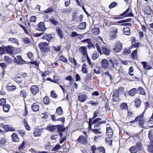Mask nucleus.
I'll use <instances>...</instances> for the list:
<instances>
[{
    "label": "nucleus",
    "instance_id": "f257e3e1",
    "mask_svg": "<svg viewBox=\"0 0 153 153\" xmlns=\"http://www.w3.org/2000/svg\"><path fill=\"white\" fill-rule=\"evenodd\" d=\"M102 118L97 117L93 120L92 123H88V128L95 134H101L102 132L100 128H97L101 124L106 123V121H101Z\"/></svg>",
    "mask_w": 153,
    "mask_h": 153
},
{
    "label": "nucleus",
    "instance_id": "f03ea898",
    "mask_svg": "<svg viewBox=\"0 0 153 153\" xmlns=\"http://www.w3.org/2000/svg\"><path fill=\"white\" fill-rule=\"evenodd\" d=\"M109 62L111 64H109L108 61L105 59H103L101 60V65L102 68L105 69L108 68L109 69L112 70L114 67V65H117L118 62L117 59L115 58H111L109 60Z\"/></svg>",
    "mask_w": 153,
    "mask_h": 153
},
{
    "label": "nucleus",
    "instance_id": "7ed1b4c3",
    "mask_svg": "<svg viewBox=\"0 0 153 153\" xmlns=\"http://www.w3.org/2000/svg\"><path fill=\"white\" fill-rule=\"evenodd\" d=\"M130 10V8L129 7L122 13L119 15L114 16L112 17V18L113 19L115 20L121 19H123L125 17L134 16V15L132 12H130L128 13Z\"/></svg>",
    "mask_w": 153,
    "mask_h": 153
},
{
    "label": "nucleus",
    "instance_id": "20e7f679",
    "mask_svg": "<svg viewBox=\"0 0 153 153\" xmlns=\"http://www.w3.org/2000/svg\"><path fill=\"white\" fill-rule=\"evenodd\" d=\"M144 111L141 114L136 117L134 120L129 122L130 123H134L138 122V125L141 127L144 128L145 124V120L144 119Z\"/></svg>",
    "mask_w": 153,
    "mask_h": 153
},
{
    "label": "nucleus",
    "instance_id": "39448f33",
    "mask_svg": "<svg viewBox=\"0 0 153 153\" xmlns=\"http://www.w3.org/2000/svg\"><path fill=\"white\" fill-rule=\"evenodd\" d=\"M95 46L98 52L100 54H104L106 56H109L110 54L111 53L110 50L109 49L107 48L106 46L102 47L101 48L102 51L100 46L98 43H96Z\"/></svg>",
    "mask_w": 153,
    "mask_h": 153
},
{
    "label": "nucleus",
    "instance_id": "423d86ee",
    "mask_svg": "<svg viewBox=\"0 0 153 153\" xmlns=\"http://www.w3.org/2000/svg\"><path fill=\"white\" fill-rule=\"evenodd\" d=\"M41 51L42 52L47 53L50 51V47L49 45V42L40 43L38 45Z\"/></svg>",
    "mask_w": 153,
    "mask_h": 153
},
{
    "label": "nucleus",
    "instance_id": "0eeeda50",
    "mask_svg": "<svg viewBox=\"0 0 153 153\" xmlns=\"http://www.w3.org/2000/svg\"><path fill=\"white\" fill-rule=\"evenodd\" d=\"M92 153H102L105 152V149L103 146H100L96 148L95 145H94L91 146Z\"/></svg>",
    "mask_w": 153,
    "mask_h": 153
},
{
    "label": "nucleus",
    "instance_id": "6e6552de",
    "mask_svg": "<svg viewBox=\"0 0 153 153\" xmlns=\"http://www.w3.org/2000/svg\"><path fill=\"white\" fill-rule=\"evenodd\" d=\"M17 57L18 59L14 57V62L18 65H22L28 62L23 59L21 56H17Z\"/></svg>",
    "mask_w": 153,
    "mask_h": 153
},
{
    "label": "nucleus",
    "instance_id": "1a4fd4ad",
    "mask_svg": "<svg viewBox=\"0 0 153 153\" xmlns=\"http://www.w3.org/2000/svg\"><path fill=\"white\" fill-rule=\"evenodd\" d=\"M123 49V44L120 41L117 42L113 50L116 52H119Z\"/></svg>",
    "mask_w": 153,
    "mask_h": 153
},
{
    "label": "nucleus",
    "instance_id": "9d476101",
    "mask_svg": "<svg viewBox=\"0 0 153 153\" xmlns=\"http://www.w3.org/2000/svg\"><path fill=\"white\" fill-rule=\"evenodd\" d=\"M77 141L83 145L86 144L88 143L87 139L83 135H81L77 140Z\"/></svg>",
    "mask_w": 153,
    "mask_h": 153
},
{
    "label": "nucleus",
    "instance_id": "9b49d317",
    "mask_svg": "<svg viewBox=\"0 0 153 153\" xmlns=\"http://www.w3.org/2000/svg\"><path fill=\"white\" fill-rule=\"evenodd\" d=\"M79 51L82 56L86 58V56H88L87 49L86 46H83L81 47L79 49Z\"/></svg>",
    "mask_w": 153,
    "mask_h": 153
},
{
    "label": "nucleus",
    "instance_id": "f8f14e48",
    "mask_svg": "<svg viewBox=\"0 0 153 153\" xmlns=\"http://www.w3.org/2000/svg\"><path fill=\"white\" fill-rule=\"evenodd\" d=\"M30 90L32 94L34 95H36L39 91V88L36 85L31 86L30 88Z\"/></svg>",
    "mask_w": 153,
    "mask_h": 153
},
{
    "label": "nucleus",
    "instance_id": "ddd939ff",
    "mask_svg": "<svg viewBox=\"0 0 153 153\" xmlns=\"http://www.w3.org/2000/svg\"><path fill=\"white\" fill-rule=\"evenodd\" d=\"M119 93L117 90L113 91L112 95V100L114 102L118 101L119 100Z\"/></svg>",
    "mask_w": 153,
    "mask_h": 153
},
{
    "label": "nucleus",
    "instance_id": "4468645a",
    "mask_svg": "<svg viewBox=\"0 0 153 153\" xmlns=\"http://www.w3.org/2000/svg\"><path fill=\"white\" fill-rule=\"evenodd\" d=\"M14 48L11 46L5 47V52L10 54H13L14 53Z\"/></svg>",
    "mask_w": 153,
    "mask_h": 153
},
{
    "label": "nucleus",
    "instance_id": "2eb2a0df",
    "mask_svg": "<svg viewBox=\"0 0 153 153\" xmlns=\"http://www.w3.org/2000/svg\"><path fill=\"white\" fill-rule=\"evenodd\" d=\"M57 126L49 125L45 128L46 130L51 132L54 131L56 129H57Z\"/></svg>",
    "mask_w": 153,
    "mask_h": 153
},
{
    "label": "nucleus",
    "instance_id": "dca6fc26",
    "mask_svg": "<svg viewBox=\"0 0 153 153\" xmlns=\"http://www.w3.org/2000/svg\"><path fill=\"white\" fill-rule=\"evenodd\" d=\"M54 35L53 34L52 35L50 34L45 33L43 36L42 39H45L49 42V41L53 38L54 37Z\"/></svg>",
    "mask_w": 153,
    "mask_h": 153
},
{
    "label": "nucleus",
    "instance_id": "f3484780",
    "mask_svg": "<svg viewBox=\"0 0 153 153\" xmlns=\"http://www.w3.org/2000/svg\"><path fill=\"white\" fill-rule=\"evenodd\" d=\"M137 52L138 50L137 49H136L132 51L131 54V56L132 59L135 60L137 59Z\"/></svg>",
    "mask_w": 153,
    "mask_h": 153
},
{
    "label": "nucleus",
    "instance_id": "a211bd4d",
    "mask_svg": "<svg viewBox=\"0 0 153 153\" xmlns=\"http://www.w3.org/2000/svg\"><path fill=\"white\" fill-rule=\"evenodd\" d=\"M4 130L6 131H15V128L11 125H5L3 127Z\"/></svg>",
    "mask_w": 153,
    "mask_h": 153
},
{
    "label": "nucleus",
    "instance_id": "6ab92c4d",
    "mask_svg": "<svg viewBox=\"0 0 153 153\" xmlns=\"http://www.w3.org/2000/svg\"><path fill=\"white\" fill-rule=\"evenodd\" d=\"M138 90L136 88H133L131 89L128 92V94L131 97L134 96L138 93Z\"/></svg>",
    "mask_w": 153,
    "mask_h": 153
},
{
    "label": "nucleus",
    "instance_id": "aec40b11",
    "mask_svg": "<svg viewBox=\"0 0 153 153\" xmlns=\"http://www.w3.org/2000/svg\"><path fill=\"white\" fill-rule=\"evenodd\" d=\"M87 95L85 94H84L82 95H80L78 96V99L79 100L82 102H84L87 100Z\"/></svg>",
    "mask_w": 153,
    "mask_h": 153
},
{
    "label": "nucleus",
    "instance_id": "412c9836",
    "mask_svg": "<svg viewBox=\"0 0 153 153\" xmlns=\"http://www.w3.org/2000/svg\"><path fill=\"white\" fill-rule=\"evenodd\" d=\"M141 64L143 65L144 69L147 70H149L152 69V67L149 65H147L146 62L144 61L141 62Z\"/></svg>",
    "mask_w": 153,
    "mask_h": 153
},
{
    "label": "nucleus",
    "instance_id": "4be33fe9",
    "mask_svg": "<svg viewBox=\"0 0 153 153\" xmlns=\"http://www.w3.org/2000/svg\"><path fill=\"white\" fill-rule=\"evenodd\" d=\"M99 113V111H96L94 112L93 116L92 118H89V122L88 123H92V120L94 119V120L95 119L96 117L98 116V115Z\"/></svg>",
    "mask_w": 153,
    "mask_h": 153
},
{
    "label": "nucleus",
    "instance_id": "5701e85b",
    "mask_svg": "<svg viewBox=\"0 0 153 153\" xmlns=\"http://www.w3.org/2000/svg\"><path fill=\"white\" fill-rule=\"evenodd\" d=\"M123 32L124 34L129 36L131 34L130 28L129 27H126L123 29Z\"/></svg>",
    "mask_w": 153,
    "mask_h": 153
},
{
    "label": "nucleus",
    "instance_id": "b1692460",
    "mask_svg": "<svg viewBox=\"0 0 153 153\" xmlns=\"http://www.w3.org/2000/svg\"><path fill=\"white\" fill-rule=\"evenodd\" d=\"M31 108L33 111H37L39 110V105L37 103H34L32 105Z\"/></svg>",
    "mask_w": 153,
    "mask_h": 153
},
{
    "label": "nucleus",
    "instance_id": "393cba45",
    "mask_svg": "<svg viewBox=\"0 0 153 153\" xmlns=\"http://www.w3.org/2000/svg\"><path fill=\"white\" fill-rule=\"evenodd\" d=\"M113 134V131L111 127H109L106 128V134L107 135L112 136Z\"/></svg>",
    "mask_w": 153,
    "mask_h": 153
},
{
    "label": "nucleus",
    "instance_id": "a878e982",
    "mask_svg": "<svg viewBox=\"0 0 153 153\" xmlns=\"http://www.w3.org/2000/svg\"><path fill=\"white\" fill-rule=\"evenodd\" d=\"M136 145L134 146L136 147L137 149L140 151L142 150L143 145L141 142L140 141L136 142Z\"/></svg>",
    "mask_w": 153,
    "mask_h": 153
},
{
    "label": "nucleus",
    "instance_id": "bb28decb",
    "mask_svg": "<svg viewBox=\"0 0 153 153\" xmlns=\"http://www.w3.org/2000/svg\"><path fill=\"white\" fill-rule=\"evenodd\" d=\"M141 101L140 99L137 98L134 100V106L136 108H139L141 105Z\"/></svg>",
    "mask_w": 153,
    "mask_h": 153
},
{
    "label": "nucleus",
    "instance_id": "cd10ccee",
    "mask_svg": "<svg viewBox=\"0 0 153 153\" xmlns=\"http://www.w3.org/2000/svg\"><path fill=\"white\" fill-rule=\"evenodd\" d=\"M86 23L85 22H82L77 26V28L79 29H85L86 27Z\"/></svg>",
    "mask_w": 153,
    "mask_h": 153
},
{
    "label": "nucleus",
    "instance_id": "c85d7f7f",
    "mask_svg": "<svg viewBox=\"0 0 153 153\" xmlns=\"http://www.w3.org/2000/svg\"><path fill=\"white\" fill-rule=\"evenodd\" d=\"M138 90V92L139 94H142L143 95H146L145 91L142 87H139L137 89Z\"/></svg>",
    "mask_w": 153,
    "mask_h": 153
},
{
    "label": "nucleus",
    "instance_id": "c756f323",
    "mask_svg": "<svg viewBox=\"0 0 153 153\" xmlns=\"http://www.w3.org/2000/svg\"><path fill=\"white\" fill-rule=\"evenodd\" d=\"M129 151L131 153H137L139 151L135 146L131 147L129 149Z\"/></svg>",
    "mask_w": 153,
    "mask_h": 153
},
{
    "label": "nucleus",
    "instance_id": "7c9ffc66",
    "mask_svg": "<svg viewBox=\"0 0 153 153\" xmlns=\"http://www.w3.org/2000/svg\"><path fill=\"white\" fill-rule=\"evenodd\" d=\"M120 107L121 110L128 109L127 104L126 102H123L120 105Z\"/></svg>",
    "mask_w": 153,
    "mask_h": 153
},
{
    "label": "nucleus",
    "instance_id": "2f4dec72",
    "mask_svg": "<svg viewBox=\"0 0 153 153\" xmlns=\"http://www.w3.org/2000/svg\"><path fill=\"white\" fill-rule=\"evenodd\" d=\"M12 137L13 140L15 142H18L19 141V139L17 134L16 133H13L12 135Z\"/></svg>",
    "mask_w": 153,
    "mask_h": 153
},
{
    "label": "nucleus",
    "instance_id": "473e14b6",
    "mask_svg": "<svg viewBox=\"0 0 153 153\" xmlns=\"http://www.w3.org/2000/svg\"><path fill=\"white\" fill-rule=\"evenodd\" d=\"M9 42L12 43H15L19 45V41L18 40L15 38H10L8 39Z\"/></svg>",
    "mask_w": 153,
    "mask_h": 153
},
{
    "label": "nucleus",
    "instance_id": "72a5a7b5",
    "mask_svg": "<svg viewBox=\"0 0 153 153\" xmlns=\"http://www.w3.org/2000/svg\"><path fill=\"white\" fill-rule=\"evenodd\" d=\"M56 31L59 36L61 38H62L63 37V35L61 29L59 27H57L56 29Z\"/></svg>",
    "mask_w": 153,
    "mask_h": 153
},
{
    "label": "nucleus",
    "instance_id": "f704fd0d",
    "mask_svg": "<svg viewBox=\"0 0 153 153\" xmlns=\"http://www.w3.org/2000/svg\"><path fill=\"white\" fill-rule=\"evenodd\" d=\"M99 56V54L96 51H95L92 54L91 58L93 60H95L97 59Z\"/></svg>",
    "mask_w": 153,
    "mask_h": 153
},
{
    "label": "nucleus",
    "instance_id": "c9c22d12",
    "mask_svg": "<svg viewBox=\"0 0 153 153\" xmlns=\"http://www.w3.org/2000/svg\"><path fill=\"white\" fill-rule=\"evenodd\" d=\"M131 49H130V47L129 49L127 48H125L123 51V54L125 55H128L131 52Z\"/></svg>",
    "mask_w": 153,
    "mask_h": 153
},
{
    "label": "nucleus",
    "instance_id": "e433bc0d",
    "mask_svg": "<svg viewBox=\"0 0 153 153\" xmlns=\"http://www.w3.org/2000/svg\"><path fill=\"white\" fill-rule=\"evenodd\" d=\"M69 61L71 63H73L75 66H77V62L76 59L74 58L69 57L68 58Z\"/></svg>",
    "mask_w": 153,
    "mask_h": 153
},
{
    "label": "nucleus",
    "instance_id": "4c0bfd02",
    "mask_svg": "<svg viewBox=\"0 0 153 153\" xmlns=\"http://www.w3.org/2000/svg\"><path fill=\"white\" fill-rule=\"evenodd\" d=\"M82 72L84 74H86L88 72L87 66L86 64L85 63H84L82 65Z\"/></svg>",
    "mask_w": 153,
    "mask_h": 153
},
{
    "label": "nucleus",
    "instance_id": "58836bf2",
    "mask_svg": "<svg viewBox=\"0 0 153 153\" xmlns=\"http://www.w3.org/2000/svg\"><path fill=\"white\" fill-rule=\"evenodd\" d=\"M10 108V106L7 104L5 105L3 107V110L5 112H7L9 111Z\"/></svg>",
    "mask_w": 153,
    "mask_h": 153
},
{
    "label": "nucleus",
    "instance_id": "ea45409f",
    "mask_svg": "<svg viewBox=\"0 0 153 153\" xmlns=\"http://www.w3.org/2000/svg\"><path fill=\"white\" fill-rule=\"evenodd\" d=\"M63 110L62 108L61 107H59L57 108L56 112V113L58 115H62L63 114Z\"/></svg>",
    "mask_w": 153,
    "mask_h": 153
},
{
    "label": "nucleus",
    "instance_id": "a19ab883",
    "mask_svg": "<svg viewBox=\"0 0 153 153\" xmlns=\"http://www.w3.org/2000/svg\"><path fill=\"white\" fill-rule=\"evenodd\" d=\"M140 43L139 42L134 43L131 45L130 47V49H131L132 48H137L140 45Z\"/></svg>",
    "mask_w": 153,
    "mask_h": 153
},
{
    "label": "nucleus",
    "instance_id": "79ce46f5",
    "mask_svg": "<svg viewBox=\"0 0 153 153\" xmlns=\"http://www.w3.org/2000/svg\"><path fill=\"white\" fill-rule=\"evenodd\" d=\"M152 130L151 129L149 131L148 133V137L150 140V143L153 141V134L152 132Z\"/></svg>",
    "mask_w": 153,
    "mask_h": 153
},
{
    "label": "nucleus",
    "instance_id": "37998d69",
    "mask_svg": "<svg viewBox=\"0 0 153 153\" xmlns=\"http://www.w3.org/2000/svg\"><path fill=\"white\" fill-rule=\"evenodd\" d=\"M4 59L5 61L8 63H11L12 62V59L10 57L5 56L4 57Z\"/></svg>",
    "mask_w": 153,
    "mask_h": 153
},
{
    "label": "nucleus",
    "instance_id": "c03bdc74",
    "mask_svg": "<svg viewBox=\"0 0 153 153\" xmlns=\"http://www.w3.org/2000/svg\"><path fill=\"white\" fill-rule=\"evenodd\" d=\"M43 102L45 104L48 105L50 102V100L48 97L47 96L45 97L43 99Z\"/></svg>",
    "mask_w": 153,
    "mask_h": 153
},
{
    "label": "nucleus",
    "instance_id": "a18cd8bd",
    "mask_svg": "<svg viewBox=\"0 0 153 153\" xmlns=\"http://www.w3.org/2000/svg\"><path fill=\"white\" fill-rule=\"evenodd\" d=\"M147 150L149 152L153 153V145L150 143V145L147 146Z\"/></svg>",
    "mask_w": 153,
    "mask_h": 153
},
{
    "label": "nucleus",
    "instance_id": "49530a36",
    "mask_svg": "<svg viewBox=\"0 0 153 153\" xmlns=\"http://www.w3.org/2000/svg\"><path fill=\"white\" fill-rule=\"evenodd\" d=\"M7 89L8 91H11L16 89V87L14 85L8 86L7 87Z\"/></svg>",
    "mask_w": 153,
    "mask_h": 153
},
{
    "label": "nucleus",
    "instance_id": "de8ad7c7",
    "mask_svg": "<svg viewBox=\"0 0 153 153\" xmlns=\"http://www.w3.org/2000/svg\"><path fill=\"white\" fill-rule=\"evenodd\" d=\"M53 11V8L52 7H49L47 9L44 10L43 12L45 13H49Z\"/></svg>",
    "mask_w": 153,
    "mask_h": 153
},
{
    "label": "nucleus",
    "instance_id": "09e8293b",
    "mask_svg": "<svg viewBox=\"0 0 153 153\" xmlns=\"http://www.w3.org/2000/svg\"><path fill=\"white\" fill-rule=\"evenodd\" d=\"M61 147L59 145L57 144L52 149V151H58L60 149Z\"/></svg>",
    "mask_w": 153,
    "mask_h": 153
},
{
    "label": "nucleus",
    "instance_id": "8fccbe9b",
    "mask_svg": "<svg viewBox=\"0 0 153 153\" xmlns=\"http://www.w3.org/2000/svg\"><path fill=\"white\" fill-rule=\"evenodd\" d=\"M15 81L18 83H22V77L21 76H17L15 78Z\"/></svg>",
    "mask_w": 153,
    "mask_h": 153
},
{
    "label": "nucleus",
    "instance_id": "3c124183",
    "mask_svg": "<svg viewBox=\"0 0 153 153\" xmlns=\"http://www.w3.org/2000/svg\"><path fill=\"white\" fill-rule=\"evenodd\" d=\"M100 30L98 28H94L93 32V33L95 35H98L100 33Z\"/></svg>",
    "mask_w": 153,
    "mask_h": 153
},
{
    "label": "nucleus",
    "instance_id": "603ef678",
    "mask_svg": "<svg viewBox=\"0 0 153 153\" xmlns=\"http://www.w3.org/2000/svg\"><path fill=\"white\" fill-rule=\"evenodd\" d=\"M105 141L108 143L109 146H111L112 145V140L110 137H108L106 138Z\"/></svg>",
    "mask_w": 153,
    "mask_h": 153
},
{
    "label": "nucleus",
    "instance_id": "864d4df0",
    "mask_svg": "<svg viewBox=\"0 0 153 153\" xmlns=\"http://www.w3.org/2000/svg\"><path fill=\"white\" fill-rule=\"evenodd\" d=\"M152 10L150 9H146L144 10V12L147 15H150L152 14Z\"/></svg>",
    "mask_w": 153,
    "mask_h": 153
},
{
    "label": "nucleus",
    "instance_id": "5fc2aeb1",
    "mask_svg": "<svg viewBox=\"0 0 153 153\" xmlns=\"http://www.w3.org/2000/svg\"><path fill=\"white\" fill-rule=\"evenodd\" d=\"M17 131L18 133L22 137L24 136L25 134V131L24 130L19 129Z\"/></svg>",
    "mask_w": 153,
    "mask_h": 153
},
{
    "label": "nucleus",
    "instance_id": "6e6d98bb",
    "mask_svg": "<svg viewBox=\"0 0 153 153\" xmlns=\"http://www.w3.org/2000/svg\"><path fill=\"white\" fill-rule=\"evenodd\" d=\"M27 94L25 91H21L20 96H21L23 97L24 98H25L27 97Z\"/></svg>",
    "mask_w": 153,
    "mask_h": 153
},
{
    "label": "nucleus",
    "instance_id": "4d7b16f0",
    "mask_svg": "<svg viewBox=\"0 0 153 153\" xmlns=\"http://www.w3.org/2000/svg\"><path fill=\"white\" fill-rule=\"evenodd\" d=\"M86 57L87 58V60L88 62V64H89V65L91 66V67H92L94 65V63H92L91 61V60L89 57L88 56H86Z\"/></svg>",
    "mask_w": 153,
    "mask_h": 153
},
{
    "label": "nucleus",
    "instance_id": "13d9d810",
    "mask_svg": "<svg viewBox=\"0 0 153 153\" xmlns=\"http://www.w3.org/2000/svg\"><path fill=\"white\" fill-rule=\"evenodd\" d=\"M144 105L145 106V108L144 111L145 112V111L150 107V105L149 103L148 102H145L144 103Z\"/></svg>",
    "mask_w": 153,
    "mask_h": 153
},
{
    "label": "nucleus",
    "instance_id": "bf43d9fd",
    "mask_svg": "<svg viewBox=\"0 0 153 153\" xmlns=\"http://www.w3.org/2000/svg\"><path fill=\"white\" fill-rule=\"evenodd\" d=\"M117 5V3L116 2H113L110 4L109 6V8L110 9H111L115 7Z\"/></svg>",
    "mask_w": 153,
    "mask_h": 153
},
{
    "label": "nucleus",
    "instance_id": "052dcab7",
    "mask_svg": "<svg viewBox=\"0 0 153 153\" xmlns=\"http://www.w3.org/2000/svg\"><path fill=\"white\" fill-rule=\"evenodd\" d=\"M50 21L53 25H56L58 24V22L54 18H52L50 19Z\"/></svg>",
    "mask_w": 153,
    "mask_h": 153
},
{
    "label": "nucleus",
    "instance_id": "680f3d73",
    "mask_svg": "<svg viewBox=\"0 0 153 153\" xmlns=\"http://www.w3.org/2000/svg\"><path fill=\"white\" fill-rule=\"evenodd\" d=\"M92 77L91 74H87L85 76V79L87 81H89L91 79Z\"/></svg>",
    "mask_w": 153,
    "mask_h": 153
},
{
    "label": "nucleus",
    "instance_id": "e2e57ef3",
    "mask_svg": "<svg viewBox=\"0 0 153 153\" xmlns=\"http://www.w3.org/2000/svg\"><path fill=\"white\" fill-rule=\"evenodd\" d=\"M76 12H74L73 14L72 15V21H73L75 22L76 21V20L77 18V17L76 16Z\"/></svg>",
    "mask_w": 153,
    "mask_h": 153
},
{
    "label": "nucleus",
    "instance_id": "0e129e2a",
    "mask_svg": "<svg viewBox=\"0 0 153 153\" xmlns=\"http://www.w3.org/2000/svg\"><path fill=\"white\" fill-rule=\"evenodd\" d=\"M5 47H0V55H2L5 53Z\"/></svg>",
    "mask_w": 153,
    "mask_h": 153
},
{
    "label": "nucleus",
    "instance_id": "69168bd1",
    "mask_svg": "<svg viewBox=\"0 0 153 153\" xmlns=\"http://www.w3.org/2000/svg\"><path fill=\"white\" fill-rule=\"evenodd\" d=\"M6 103V100L5 99L2 98L0 100V105L4 106Z\"/></svg>",
    "mask_w": 153,
    "mask_h": 153
},
{
    "label": "nucleus",
    "instance_id": "338daca9",
    "mask_svg": "<svg viewBox=\"0 0 153 153\" xmlns=\"http://www.w3.org/2000/svg\"><path fill=\"white\" fill-rule=\"evenodd\" d=\"M83 14H81L78 17H77L76 20L77 22H81L83 19Z\"/></svg>",
    "mask_w": 153,
    "mask_h": 153
},
{
    "label": "nucleus",
    "instance_id": "774afa93",
    "mask_svg": "<svg viewBox=\"0 0 153 153\" xmlns=\"http://www.w3.org/2000/svg\"><path fill=\"white\" fill-rule=\"evenodd\" d=\"M87 47L89 49H91L92 48H94L95 45L92 43L91 41L88 44V45H87Z\"/></svg>",
    "mask_w": 153,
    "mask_h": 153
}]
</instances>
